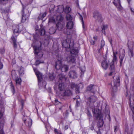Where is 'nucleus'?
<instances>
[{"label":"nucleus","instance_id":"obj_54","mask_svg":"<svg viewBox=\"0 0 134 134\" xmlns=\"http://www.w3.org/2000/svg\"><path fill=\"white\" fill-rule=\"evenodd\" d=\"M55 104H58L59 103H60V102L58 101V100L57 99H55Z\"/></svg>","mask_w":134,"mask_h":134},{"label":"nucleus","instance_id":"obj_40","mask_svg":"<svg viewBox=\"0 0 134 134\" xmlns=\"http://www.w3.org/2000/svg\"><path fill=\"white\" fill-rule=\"evenodd\" d=\"M21 82V79L20 77L17 78L16 80V84H20Z\"/></svg>","mask_w":134,"mask_h":134},{"label":"nucleus","instance_id":"obj_59","mask_svg":"<svg viewBox=\"0 0 134 134\" xmlns=\"http://www.w3.org/2000/svg\"><path fill=\"white\" fill-rule=\"evenodd\" d=\"M102 33H103L105 35V30H104V29H102Z\"/></svg>","mask_w":134,"mask_h":134},{"label":"nucleus","instance_id":"obj_7","mask_svg":"<svg viewBox=\"0 0 134 134\" xmlns=\"http://www.w3.org/2000/svg\"><path fill=\"white\" fill-rule=\"evenodd\" d=\"M62 59L60 58V60H58L57 61L55 62V68L57 70L60 69L62 66V63L61 60Z\"/></svg>","mask_w":134,"mask_h":134},{"label":"nucleus","instance_id":"obj_4","mask_svg":"<svg viewBox=\"0 0 134 134\" xmlns=\"http://www.w3.org/2000/svg\"><path fill=\"white\" fill-rule=\"evenodd\" d=\"M39 42L40 44V46H36L34 48L35 54V55H38L39 58H41L42 57L43 54L42 52L40 51L42 49L41 47L42 45V43L40 41Z\"/></svg>","mask_w":134,"mask_h":134},{"label":"nucleus","instance_id":"obj_36","mask_svg":"<svg viewBox=\"0 0 134 134\" xmlns=\"http://www.w3.org/2000/svg\"><path fill=\"white\" fill-rule=\"evenodd\" d=\"M79 18L80 19V20H81V21L82 22L83 27V29H84V22L83 20V17L82 15L80 14L79 13Z\"/></svg>","mask_w":134,"mask_h":134},{"label":"nucleus","instance_id":"obj_35","mask_svg":"<svg viewBox=\"0 0 134 134\" xmlns=\"http://www.w3.org/2000/svg\"><path fill=\"white\" fill-rule=\"evenodd\" d=\"M78 86L77 85H76L73 83H71V87L72 89L75 88H77V87Z\"/></svg>","mask_w":134,"mask_h":134},{"label":"nucleus","instance_id":"obj_30","mask_svg":"<svg viewBox=\"0 0 134 134\" xmlns=\"http://www.w3.org/2000/svg\"><path fill=\"white\" fill-rule=\"evenodd\" d=\"M101 46L100 48L99 49L98 51L100 52L101 49L105 45V42L103 40H102L101 42Z\"/></svg>","mask_w":134,"mask_h":134},{"label":"nucleus","instance_id":"obj_12","mask_svg":"<svg viewBox=\"0 0 134 134\" xmlns=\"http://www.w3.org/2000/svg\"><path fill=\"white\" fill-rule=\"evenodd\" d=\"M118 2L119 3V5H118L115 2V0L113 2V4L117 8L120 10H122L123 8L121 6L120 3V0H117Z\"/></svg>","mask_w":134,"mask_h":134},{"label":"nucleus","instance_id":"obj_13","mask_svg":"<svg viewBox=\"0 0 134 134\" xmlns=\"http://www.w3.org/2000/svg\"><path fill=\"white\" fill-rule=\"evenodd\" d=\"M93 17L95 18L98 19H100L102 18L101 15L98 11H95L94 13Z\"/></svg>","mask_w":134,"mask_h":134},{"label":"nucleus","instance_id":"obj_9","mask_svg":"<svg viewBox=\"0 0 134 134\" xmlns=\"http://www.w3.org/2000/svg\"><path fill=\"white\" fill-rule=\"evenodd\" d=\"M19 27L18 25H14L13 26V33L15 34V33H18L19 32H20L21 31L19 30ZM14 35V36H15L16 37L17 35Z\"/></svg>","mask_w":134,"mask_h":134},{"label":"nucleus","instance_id":"obj_17","mask_svg":"<svg viewBox=\"0 0 134 134\" xmlns=\"http://www.w3.org/2000/svg\"><path fill=\"white\" fill-rule=\"evenodd\" d=\"M69 49V50H70V53L72 54V55H77L78 51L77 49L73 48H72Z\"/></svg>","mask_w":134,"mask_h":134},{"label":"nucleus","instance_id":"obj_3","mask_svg":"<svg viewBox=\"0 0 134 134\" xmlns=\"http://www.w3.org/2000/svg\"><path fill=\"white\" fill-rule=\"evenodd\" d=\"M63 47L66 49L67 51H69L70 49L72 48L74 46L73 41L71 39H67L62 43Z\"/></svg>","mask_w":134,"mask_h":134},{"label":"nucleus","instance_id":"obj_32","mask_svg":"<svg viewBox=\"0 0 134 134\" xmlns=\"http://www.w3.org/2000/svg\"><path fill=\"white\" fill-rule=\"evenodd\" d=\"M10 84L11 90L12 93H13V94H14L15 92L14 86L12 82L10 83Z\"/></svg>","mask_w":134,"mask_h":134},{"label":"nucleus","instance_id":"obj_52","mask_svg":"<svg viewBox=\"0 0 134 134\" xmlns=\"http://www.w3.org/2000/svg\"><path fill=\"white\" fill-rule=\"evenodd\" d=\"M3 67V65L2 63L0 61V69H2Z\"/></svg>","mask_w":134,"mask_h":134},{"label":"nucleus","instance_id":"obj_49","mask_svg":"<svg viewBox=\"0 0 134 134\" xmlns=\"http://www.w3.org/2000/svg\"><path fill=\"white\" fill-rule=\"evenodd\" d=\"M108 27V26L107 25H103L102 27L104 30L106 29Z\"/></svg>","mask_w":134,"mask_h":134},{"label":"nucleus","instance_id":"obj_51","mask_svg":"<svg viewBox=\"0 0 134 134\" xmlns=\"http://www.w3.org/2000/svg\"><path fill=\"white\" fill-rule=\"evenodd\" d=\"M0 53L1 54H3L5 52V50L4 48H2L1 49Z\"/></svg>","mask_w":134,"mask_h":134},{"label":"nucleus","instance_id":"obj_48","mask_svg":"<svg viewBox=\"0 0 134 134\" xmlns=\"http://www.w3.org/2000/svg\"><path fill=\"white\" fill-rule=\"evenodd\" d=\"M87 114L88 116L90 118L92 117V116L91 114V113L90 111H89V110H88V112Z\"/></svg>","mask_w":134,"mask_h":134},{"label":"nucleus","instance_id":"obj_25","mask_svg":"<svg viewBox=\"0 0 134 134\" xmlns=\"http://www.w3.org/2000/svg\"><path fill=\"white\" fill-rule=\"evenodd\" d=\"M56 26L57 28L59 30H61L63 27V25L59 23L56 24Z\"/></svg>","mask_w":134,"mask_h":134},{"label":"nucleus","instance_id":"obj_28","mask_svg":"<svg viewBox=\"0 0 134 134\" xmlns=\"http://www.w3.org/2000/svg\"><path fill=\"white\" fill-rule=\"evenodd\" d=\"M59 80L62 81H65L66 80V79L65 76L62 75H59Z\"/></svg>","mask_w":134,"mask_h":134},{"label":"nucleus","instance_id":"obj_57","mask_svg":"<svg viewBox=\"0 0 134 134\" xmlns=\"http://www.w3.org/2000/svg\"><path fill=\"white\" fill-rule=\"evenodd\" d=\"M90 42L92 44H94L95 41L93 40H91Z\"/></svg>","mask_w":134,"mask_h":134},{"label":"nucleus","instance_id":"obj_16","mask_svg":"<svg viewBox=\"0 0 134 134\" xmlns=\"http://www.w3.org/2000/svg\"><path fill=\"white\" fill-rule=\"evenodd\" d=\"M125 52L123 51L121 53H120L119 56V58L120 59V65L121 66L122 65V63L123 61V59L125 57Z\"/></svg>","mask_w":134,"mask_h":134},{"label":"nucleus","instance_id":"obj_34","mask_svg":"<svg viewBox=\"0 0 134 134\" xmlns=\"http://www.w3.org/2000/svg\"><path fill=\"white\" fill-rule=\"evenodd\" d=\"M66 18L67 20L71 21L72 20V18L71 15L67 14L66 15Z\"/></svg>","mask_w":134,"mask_h":134},{"label":"nucleus","instance_id":"obj_26","mask_svg":"<svg viewBox=\"0 0 134 134\" xmlns=\"http://www.w3.org/2000/svg\"><path fill=\"white\" fill-rule=\"evenodd\" d=\"M3 123L0 122V134H4L3 130Z\"/></svg>","mask_w":134,"mask_h":134},{"label":"nucleus","instance_id":"obj_43","mask_svg":"<svg viewBox=\"0 0 134 134\" xmlns=\"http://www.w3.org/2000/svg\"><path fill=\"white\" fill-rule=\"evenodd\" d=\"M130 45H128V47L129 48V47H132L134 46L133 42L132 41L131 42H130Z\"/></svg>","mask_w":134,"mask_h":134},{"label":"nucleus","instance_id":"obj_1","mask_svg":"<svg viewBox=\"0 0 134 134\" xmlns=\"http://www.w3.org/2000/svg\"><path fill=\"white\" fill-rule=\"evenodd\" d=\"M92 111L94 114V116L97 118H99V120L97 123V126L99 127H102L103 124L104 122L103 119V116L101 114L99 110L97 109H92Z\"/></svg>","mask_w":134,"mask_h":134},{"label":"nucleus","instance_id":"obj_50","mask_svg":"<svg viewBox=\"0 0 134 134\" xmlns=\"http://www.w3.org/2000/svg\"><path fill=\"white\" fill-rule=\"evenodd\" d=\"M54 132L55 133V134H62L61 133L59 132H58L57 130L55 129L54 130Z\"/></svg>","mask_w":134,"mask_h":134},{"label":"nucleus","instance_id":"obj_11","mask_svg":"<svg viewBox=\"0 0 134 134\" xmlns=\"http://www.w3.org/2000/svg\"><path fill=\"white\" fill-rule=\"evenodd\" d=\"M70 77L71 78H75L77 77L76 73L75 71H70L69 74Z\"/></svg>","mask_w":134,"mask_h":134},{"label":"nucleus","instance_id":"obj_37","mask_svg":"<svg viewBox=\"0 0 134 134\" xmlns=\"http://www.w3.org/2000/svg\"><path fill=\"white\" fill-rule=\"evenodd\" d=\"M4 111V109L3 108H1L0 110V118H1L3 116Z\"/></svg>","mask_w":134,"mask_h":134},{"label":"nucleus","instance_id":"obj_62","mask_svg":"<svg viewBox=\"0 0 134 134\" xmlns=\"http://www.w3.org/2000/svg\"><path fill=\"white\" fill-rule=\"evenodd\" d=\"M55 31L54 30V31L53 32H51L50 31H49V32L50 34H53L55 32Z\"/></svg>","mask_w":134,"mask_h":134},{"label":"nucleus","instance_id":"obj_41","mask_svg":"<svg viewBox=\"0 0 134 134\" xmlns=\"http://www.w3.org/2000/svg\"><path fill=\"white\" fill-rule=\"evenodd\" d=\"M94 86V85H91L88 86L87 88V90L88 91H90L92 89L93 86Z\"/></svg>","mask_w":134,"mask_h":134},{"label":"nucleus","instance_id":"obj_18","mask_svg":"<svg viewBox=\"0 0 134 134\" xmlns=\"http://www.w3.org/2000/svg\"><path fill=\"white\" fill-rule=\"evenodd\" d=\"M72 94V92L70 90H66L64 92L63 96H69L71 95Z\"/></svg>","mask_w":134,"mask_h":134},{"label":"nucleus","instance_id":"obj_44","mask_svg":"<svg viewBox=\"0 0 134 134\" xmlns=\"http://www.w3.org/2000/svg\"><path fill=\"white\" fill-rule=\"evenodd\" d=\"M38 37V36H37V34H36L35 35H33L34 38V39H35V40H37V38Z\"/></svg>","mask_w":134,"mask_h":134},{"label":"nucleus","instance_id":"obj_29","mask_svg":"<svg viewBox=\"0 0 134 134\" xmlns=\"http://www.w3.org/2000/svg\"><path fill=\"white\" fill-rule=\"evenodd\" d=\"M117 53V52H116V53H115L114 52H113V57L112 62L114 63V62L117 61V59L116 55Z\"/></svg>","mask_w":134,"mask_h":134},{"label":"nucleus","instance_id":"obj_56","mask_svg":"<svg viewBox=\"0 0 134 134\" xmlns=\"http://www.w3.org/2000/svg\"><path fill=\"white\" fill-rule=\"evenodd\" d=\"M80 103L78 101H77L76 102V106L78 107L80 105Z\"/></svg>","mask_w":134,"mask_h":134},{"label":"nucleus","instance_id":"obj_22","mask_svg":"<svg viewBox=\"0 0 134 134\" xmlns=\"http://www.w3.org/2000/svg\"><path fill=\"white\" fill-rule=\"evenodd\" d=\"M32 121L31 119L29 118L27 120L26 122H25L26 125V126L30 127L32 125Z\"/></svg>","mask_w":134,"mask_h":134},{"label":"nucleus","instance_id":"obj_2","mask_svg":"<svg viewBox=\"0 0 134 134\" xmlns=\"http://www.w3.org/2000/svg\"><path fill=\"white\" fill-rule=\"evenodd\" d=\"M34 71L38 79V85L40 88L45 87L46 85L45 81L43 80L42 75L36 69H34Z\"/></svg>","mask_w":134,"mask_h":134},{"label":"nucleus","instance_id":"obj_8","mask_svg":"<svg viewBox=\"0 0 134 134\" xmlns=\"http://www.w3.org/2000/svg\"><path fill=\"white\" fill-rule=\"evenodd\" d=\"M97 99V98L95 96H92L87 99V100L88 101V103H89V104L90 105V104H92L95 102Z\"/></svg>","mask_w":134,"mask_h":134},{"label":"nucleus","instance_id":"obj_19","mask_svg":"<svg viewBox=\"0 0 134 134\" xmlns=\"http://www.w3.org/2000/svg\"><path fill=\"white\" fill-rule=\"evenodd\" d=\"M68 69V67L67 65H63L60 69L62 72H66L67 71Z\"/></svg>","mask_w":134,"mask_h":134},{"label":"nucleus","instance_id":"obj_42","mask_svg":"<svg viewBox=\"0 0 134 134\" xmlns=\"http://www.w3.org/2000/svg\"><path fill=\"white\" fill-rule=\"evenodd\" d=\"M44 63V62H40V61L39 60H36V61L35 63V64L36 65H38L40 63Z\"/></svg>","mask_w":134,"mask_h":134},{"label":"nucleus","instance_id":"obj_47","mask_svg":"<svg viewBox=\"0 0 134 134\" xmlns=\"http://www.w3.org/2000/svg\"><path fill=\"white\" fill-rule=\"evenodd\" d=\"M49 78L51 80H53L54 79V76L52 75H49Z\"/></svg>","mask_w":134,"mask_h":134},{"label":"nucleus","instance_id":"obj_27","mask_svg":"<svg viewBox=\"0 0 134 134\" xmlns=\"http://www.w3.org/2000/svg\"><path fill=\"white\" fill-rule=\"evenodd\" d=\"M46 12L40 14L38 16V18L39 19L42 20L46 16Z\"/></svg>","mask_w":134,"mask_h":134},{"label":"nucleus","instance_id":"obj_5","mask_svg":"<svg viewBox=\"0 0 134 134\" xmlns=\"http://www.w3.org/2000/svg\"><path fill=\"white\" fill-rule=\"evenodd\" d=\"M120 80L119 78V76H117L116 79L113 82V87L112 88L113 91V92H115L117 91V87L120 85Z\"/></svg>","mask_w":134,"mask_h":134},{"label":"nucleus","instance_id":"obj_33","mask_svg":"<svg viewBox=\"0 0 134 134\" xmlns=\"http://www.w3.org/2000/svg\"><path fill=\"white\" fill-rule=\"evenodd\" d=\"M110 69L111 70L115 71V66L113 63L111 62L110 64Z\"/></svg>","mask_w":134,"mask_h":134},{"label":"nucleus","instance_id":"obj_55","mask_svg":"<svg viewBox=\"0 0 134 134\" xmlns=\"http://www.w3.org/2000/svg\"><path fill=\"white\" fill-rule=\"evenodd\" d=\"M114 72V71L113 70H111L110 73L109 74V76H111L112 75L113 73Z\"/></svg>","mask_w":134,"mask_h":134},{"label":"nucleus","instance_id":"obj_23","mask_svg":"<svg viewBox=\"0 0 134 134\" xmlns=\"http://www.w3.org/2000/svg\"><path fill=\"white\" fill-rule=\"evenodd\" d=\"M64 10V7L63 5H60L58 6L57 11L59 13H62Z\"/></svg>","mask_w":134,"mask_h":134},{"label":"nucleus","instance_id":"obj_64","mask_svg":"<svg viewBox=\"0 0 134 134\" xmlns=\"http://www.w3.org/2000/svg\"><path fill=\"white\" fill-rule=\"evenodd\" d=\"M97 36H94L93 37V38L95 40H96L97 39Z\"/></svg>","mask_w":134,"mask_h":134},{"label":"nucleus","instance_id":"obj_6","mask_svg":"<svg viewBox=\"0 0 134 134\" xmlns=\"http://www.w3.org/2000/svg\"><path fill=\"white\" fill-rule=\"evenodd\" d=\"M73 26V24L72 21H69L68 22L66 25L67 29H66L67 32H64L68 35H70L71 34L70 31H71L70 29L72 28ZM65 31V30H64Z\"/></svg>","mask_w":134,"mask_h":134},{"label":"nucleus","instance_id":"obj_61","mask_svg":"<svg viewBox=\"0 0 134 134\" xmlns=\"http://www.w3.org/2000/svg\"><path fill=\"white\" fill-rule=\"evenodd\" d=\"M68 128V125H65V126L64 128L65 130H67Z\"/></svg>","mask_w":134,"mask_h":134},{"label":"nucleus","instance_id":"obj_45","mask_svg":"<svg viewBox=\"0 0 134 134\" xmlns=\"http://www.w3.org/2000/svg\"><path fill=\"white\" fill-rule=\"evenodd\" d=\"M114 132H116L119 129L118 127L117 126H115L114 127Z\"/></svg>","mask_w":134,"mask_h":134},{"label":"nucleus","instance_id":"obj_10","mask_svg":"<svg viewBox=\"0 0 134 134\" xmlns=\"http://www.w3.org/2000/svg\"><path fill=\"white\" fill-rule=\"evenodd\" d=\"M67 60L68 62L74 63H75L76 59L74 56L71 55L67 58Z\"/></svg>","mask_w":134,"mask_h":134},{"label":"nucleus","instance_id":"obj_39","mask_svg":"<svg viewBox=\"0 0 134 134\" xmlns=\"http://www.w3.org/2000/svg\"><path fill=\"white\" fill-rule=\"evenodd\" d=\"M24 68L23 67H21L20 69V70L19 71V72L20 74H24L23 72L24 71Z\"/></svg>","mask_w":134,"mask_h":134},{"label":"nucleus","instance_id":"obj_38","mask_svg":"<svg viewBox=\"0 0 134 134\" xmlns=\"http://www.w3.org/2000/svg\"><path fill=\"white\" fill-rule=\"evenodd\" d=\"M49 22L54 23L55 22V19L53 17H51L49 19Z\"/></svg>","mask_w":134,"mask_h":134},{"label":"nucleus","instance_id":"obj_58","mask_svg":"<svg viewBox=\"0 0 134 134\" xmlns=\"http://www.w3.org/2000/svg\"><path fill=\"white\" fill-rule=\"evenodd\" d=\"M130 53H131V55L132 57H133V52L132 50H131V49H130Z\"/></svg>","mask_w":134,"mask_h":134},{"label":"nucleus","instance_id":"obj_24","mask_svg":"<svg viewBox=\"0 0 134 134\" xmlns=\"http://www.w3.org/2000/svg\"><path fill=\"white\" fill-rule=\"evenodd\" d=\"M65 88V85L63 83H60L58 85V88L60 91H62Z\"/></svg>","mask_w":134,"mask_h":134},{"label":"nucleus","instance_id":"obj_15","mask_svg":"<svg viewBox=\"0 0 134 134\" xmlns=\"http://www.w3.org/2000/svg\"><path fill=\"white\" fill-rule=\"evenodd\" d=\"M101 65L102 67L105 70L107 69L108 66V64L105 60L102 61Z\"/></svg>","mask_w":134,"mask_h":134},{"label":"nucleus","instance_id":"obj_63","mask_svg":"<svg viewBox=\"0 0 134 134\" xmlns=\"http://www.w3.org/2000/svg\"><path fill=\"white\" fill-rule=\"evenodd\" d=\"M112 39L111 38L109 40V42H110V44H112Z\"/></svg>","mask_w":134,"mask_h":134},{"label":"nucleus","instance_id":"obj_60","mask_svg":"<svg viewBox=\"0 0 134 134\" xmlns=\"http://www.w3.org/2000/svg\"><path fill=\"white\" fill-rule=\"evenodd\" d=\"M15 72V71L14 70H12L11 72V75L12 76H13V75H14V74L13 73Z\"/></svg>","mask_w":134,"mask_h":134},{"label":"nucleus","instance_id":"obj_21","mask_svg":"<svg viewBox=\"0 0 134 134\" xmlns=\"http://www.w3.org/2000/svg\"><path fill=\"white\" fill-rule=\"evenodd\" d=\"M39 34L42 36L44 35L45 34V31L43 27H41L39 30Z\"/></svg>","mask_w":134,"mask_h":134},{"label":"nucleus","instance_id":"obj_46","mask_svg":"<svg viewBox=\"0 0 134 134\" xmlns=\"http://www.w3.org/2000/svg\"><path fill=\"white\" fill-rule=\"evenodd\" d=\"M75 90L76 93H79V87L78 86L77 87V88H75Z\"/></svg>","mask_w":134,"mask_h":134},{"label":"nucleus","instance_id":"obj_20","mask_svg":"<svg viewBox=\"0 0 134 134\" xmlns=\"http://www.w3.org/2000/svg\"><path fill=\"white\" fill-rule=\"evenodd\" d=\"M22 12V20L21 22L23 23L25 22L26 20V16L25 14L24 13L23 8L21 11Z\"/></svg>","mask_w":134,"mask_h":134},{"label":"nucleus","instance_id":"obj_31","mask_svg":"<svg viewBox=\"0 0 134 134\" xmlns=\"http://www.w3.org/2000/svg\"><path fill=\"white\" fill-rule=\"evenodd\" d=\"M71 9L70 7L67 6L64 10L65 12L66 13H69L71 11Z\"/></svg>","mask_w":134,"mask_h":134},{"label":"nucleus","instance_id":"obj_53","mask_svg":"<svg viewBox=\"0 0 134 134\" xmlns=\"http://www.w3.org/2000/svg\"><path fill=\"white\" fill-rule=\"evenodd\" d=\"M22 119L25 123V121H26V119L24 116L22 118Z\"/></svg>","mask_w":134,"mask_h":134},{"label":"nucleus","instance_id":"obj_14","mask_svg":"<svg viewBox=\"0 0 134 134\" xmlns=\"http://www.w3.org/2000/svg\"><path fill=\"white\" fill-rule=\"evenodd\" d=\"M12 39L13 42V47L14 51H16L17 47V45L16 44V40L14 37V36L13 35L12 37Z\"/></svg>","mask_w":134,"mask_h":134}]
</instances>
